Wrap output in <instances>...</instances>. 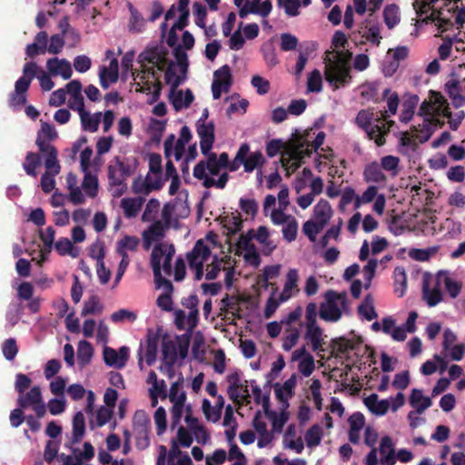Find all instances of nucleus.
<instances>
[{
  "instance_id": "1",
  "label": "nucleus",
  "mask_w": 465,
  "mask_h": 465,
  "mask_svg": "<svg viewBox=\"0 0 465 465\" xmlns=\"http://www.w3.org/2000/svg\"><path fill=\"white\" fill-rule=\"evenodd\" d=\"M350 51L327 52L324 58V77L333 90H337L351 82Z\"/></svg>"
},
{
  "instance_id": "2",
  "label": "nucleus",
  "mask_w": 465,
  "mask_h": 465,
  "mask_svg": "<svg viewBox=\"0 0 465 465\" xmlns=\"http://www.w3.org/2000/svg\"><path fill=\"white\" fill-rule=\"evenodd\" d=\"M387 111L381 112V116L375 119L376 124H371L374 114L371 110H361L355 119L357 125L362 129L370 140H373L378 146L386 143V136L390 133L389 127L380 124L381 120H386Z\"/></svg>"
},
{
  "instance_id": "3",
  "label": "nucleus",
  "mask_w": 465,
  "mask_h": 465,
  "mask_svg": "<svg viewBox=\"0 0 465 465\" xmlns=\"http://www.w3.org/2000/svg\"><path fill=\"white\" fill-rule=\"evenodd\" d=\"M419 114L440 123L441 121L439 117L450 116V108L447 99L440 92L430 91V101L422 102Z\"/></svg>"
},
{
  "instance_id": "4",
  "label": "nucleus",
  "mask_w": 465,
  "mask_h": 465,
  "mask_svg": "<svg viewBox=\"0 0 465 465\" xmlns=\"http://www.w3.org/2000/svg\"><path fill=\"white\" fill-rule=\"evenodd\" d=\"M325 133L321 131L317 134L313 129L306 130L304 133L301 134L296 131L295 134H292V138L291 140V146L294 147L295 153L301 154L303 150H305L306 154L310 155L312 148L314 151H317L324 143Z\"/></svg>"
},
{
  "instance_id": "5",
  "label": "nucleus",
  "mask_w": 465,
  "mask_h": 465,
  "mask_svg": "<svg viewBox=\"0 0 465 465\" xmlns=\"http://www.w3.org/2000/svg\"><path fill=\"white\" fill-rule=\"evenodd\" d=\"M326 302H322L320 306V317L326 322H337L341 317V311L337 304L340 301L344 306L347 302L346 292L337 293L334 291H328L325 294Z\"/></svg>"
},
{
  "instance_id": "6",
  "label": "nucleus",
  "mask_w": 465,
  "mask_h": 465,
  "mask_svg": "<svg viewBox=\"0 0 465 465\" xmlns=\"http://www.w3.org/2000/svg\"><path fill=\"white\" fill-rule=\"evenodd\" d=\"M17 405L21 409L31 407L37 418H43L46 413V405L42 397L41 388L34 386L26 393L19 394Z\"/></svg>"
},
{
  "instance_id": "7",
  "label": "nucleus",
  "mask_w": 465,
  "mask_h": 465,
  "mask_svg": "<svg viewBox=\"0 0 465 465\" xmlns=\"http://www.w3.org/2000/svg\"><path fill=\"white\" fill-rule=\"evenodd\" d=\"M168 54V49L163 44L149 45L138 55V62L152 64L157 70L163 71L167 64Z\"/></svg>"
},
{
  "instance_id": "8",
  "label": "nucleus",
  "mask_w": 465,
  "mask_h": 465,
  "mask_svg": "<svg viewBox=\"0 0 465 465\" xmlns=\"http://www.w3.org/2000/svg\"><path fill=\"white\" fill-rule=\"evenodd\" d=\"M52 140H47L40 135H37L35 144L38 147L39 154L44 156L45 169L52 171L54 173H59L60 164L57 159L58 152L56 148L51 143Z\"/></svg>"
},
{
  "instance_id": "9",
  "label": "nucleus",
  "mask_w": 465,
  "mask_h": 465,
  "mask_svg": "<svg viewBox=\"0 0 465 465\" xmlns=\"http://www.w3.org/2000/svg\"><path fill=\"white\" fill-rule=\"evenodd\" d=\"M150 420L143 411H137L134 416L133 427L137 434L136 445L140 449H144L149 445L148 430Z\"/></svg>"
},
{
  "instance_id": "10",
  "label": "nucleus",
  "mask_w": 465,
  "mask_h": 465,
  "mask_svg": "<svg viewBox=\"0 0 465 465\" xmlns=\"http://www.w3.org/2000/svg\"><path fill=\"white\" fill-rule=\"evenodd\" d=\"M163 252L160 248L153 247L151 253V267L153 269L154 282L157 288H163L164 292H173V286L170 280L164 278L161 272V256Z\"/></svg>"
},
{
  "instance_id": "11",
  "label": "nucleus",
  "mask_w": 465,
  "mask_h": 465,
  "mask_svg": "<svg viewBox=\"0 0 465 465\" xmlns=\"http://www.w3.org/2000/svg\"><path fill=\"white\" fill-rule=\"evenodd\" d=\"M204 155L207 157L206 160L200 161L193 167V174L198 180H202V178L205 177L206 170H208L212 175H218L220 171L223 169L217 162V154L215 153L209 151V153Z\"/></svg>"
},
{
  "instance_id": "12",
  "label": "nucleus",
  "mask_w": 465,
  "mask_h": 465,
  "mask_svg": "<svg viewBox=\"0 0 465 465\" xmlns=\"http://www.w3.org/2000/svg\"><path fill=\"white\" fill-rule=\"evenodd\" d=\"M210 255V247L203 242V240H198L192 251L186 254L189 268L193 270V267L203 265V263L209 259Z\"/></svg>"
},
{
  "instance_id": "13",
  "label": "nucleus",
  "mask_w": 465,
  "mask_h": 465,
  "mask_svg": "<svg viewBox=\"0 0 465 465\" xmlns=\"http://www.w3.org/2000/svg\"><path fill=\"white\" fill-rule=\"evenodd\" d=\"M129 359V348L123 346L119 351H115L111 347H104V361L107 366L123 369Z\"/></svg>"
},
{
  "instance_id": "14",
  "label": "nucleus",
  "mask_w": 465,
  "mask_h": 465,
  "mask_svg": "<svg viewBox=\"0 0 465 465\" xmlns=\"http://www.w3.org/2000/svg\"><path fill=\"white\" fill-rule=\"evenodd\" d=\"M196 131L200 137L201 152L203 154H207L213 148L215 140L214 124L213 122L196 124Z\"/></svg>"
},
{
  "instance_id": "15",
  "label": "nucleus",
  "mask_w": 465,
  "mask_h": 465,
  "mask_svg": "<svg viewBox=\"0 0 465 465\" xmlns=\"http://www.w3.org/2000/svg\"><path fill=\"white\" fill-rule=\"evenodd\" d=\"M297 384V376L293 373L288 380L283 382V385L281 386L279 383L274 385V392L277 400L281 401L284 407L287 409L289 407V399H291L294 395V388Z\"/></svg>"
},
{
  "instance_id": "16",
  "label": "nucleus",
  "mask_w": 465,
  "mask_h": 465,
  "mask_svg": "<svg viewBox=\"0 0 465 465\" xmlns=\"http://www.w3.org/2000/svg\"><path fill=\"white\" fill-rule=\"evenodd\" d=\"M39 66L35 62H28L24 65L23 76L15 84V91L25 94L30 87L32 80L38 74Z\"/></svg>"
},
{
  "instance_id": "17",
  "label": "nucleus",
  "mask_w": 465,
  "mask_h": 465,
  "mask_svg": "<svg viewBox=\"0 0 465 465\" xmlns=\"http://www.w3.org/2000/svg\"><path fill=\"white\" fill-rule=\"evenodd\" d=\"M161 331V328H158L156 331H153V329L147 330L145 361L148 366H151L156 360Z\"/></svg>"
},
{
  "instance_id": "18",
  "label": "nucleus",
  "mask_w": 465,
  "mask_h": 465,
  "mask_svg": "<svg viewBox=\"0 0 465 465\" xmlns=\"http://www.w3.org/2000/svg\"><path fill=\"white\" fill-rule=\"evenodd\" d=\"M46 67L51 74L61 75L64 80L69 79L73 74L71 64L66 59L50 58Z\"/></svg>"
},
{
  "instance_id": "19",
  "label": "nucleus",
  "mask_w": 465,
  "mask_h": 465,
  "mask_svg": "<svg viewBox=\"0 0 465 465\" xmlns=\"http://www.w3.org/2000/svg\"><path fill=\"white\" fill-rule=\"evenodd\" d=\"M379 450L382 465H395V450L393 448L392 440L389 436L381 438Z\"/></svg>"
},
{
  "instance_id": "20",
  "label": "nucleus",
  "mask_w": 465,
  "mask_h": 465,
  "mask_svg": "<svg viewBox=\"0 0 465 465\" xmlns=\"http://www.w3.org/2000/svg\"><path fill=\"white\" fill-rule=\"evenodd\" d=\"M409 402L413 407L418 414L423 413L428 408L432 405V401L430 397L424 396L422 390L413 389L409 398Z\"/></svg>"
},
{
  "instance_id": "21",
  "label": "nucleus",
  "mask_w": 465,
  "mask_h": 465,
  "mask_svg": "<svg viewBox=\"0 0 465 465\" xmlns=\"http://www.w3.org/2000/svg\"><path fill=\"white\" fill-rule=\"evenodd\" d=\"M363 179L366 183H385L387 181L386 175L377 162H371L364 167Z\"/></svg>"
},
{
  "instance_id": "22",
  "label": "nucleus",
  "mask_w": 465,
  "mask_h": 465,
  "mask_svg": "<svg viewBox=\"0 0 465 465\" xmlns=\"http://www.w3.org/2000/svg\"><path fill=\"white\" fill-rule=\"evenodd\" d=\"M304 339L311 343L313 351H322L323 331L320 326H306Z\"/></svg>"
},
{
  "instance_id": "23",
  "label": "nucleus",
  "mask_w": 465,
  "mask_h": 465,
  "mask_svg": "<svg viewBox=\"0 0 465 465\" xmlns=\"http://www.w3.org/2000/svg\"><path fill=\"white\" fill-rule=\"evenodd\" d=\"M445 90L452 101L455 108L462 107L465 104V96L461 94V87L457 79H451L445 84Z\"/></svg>"
},
{
  "instance_id": "24",
  "label": "nucleus",
  "mask_w": 465,
  "mask_h": 465,
  "mask_svg": "<svg viewBox=\"0 0 465 465\" xmlns=\"http://www.w3.org/2000/svg\"><path fill=\"white\" fill-rule=\"evenodd\" d=\"M299 280V273L296 269H290L286 274V281L283 286V290L281 292L279 299L280 302H286L292 297V290L297 289Z\"/></svg>"
},
{
  "instance_id": "25",
  "label": "nucleus",
  "mask_w": 465,
  "mask_h": 465,
  "mask_svg": "<svg viewBox=\"0 0 465 465\" xmlns=\"http://www.w3.org/2000/svg\"><path fill=\"white\" fill-rule=\"evenodd\" d=\"M253 238L262 245L264 255H270L276 249V245L270 240V232L266 226H259L256 233L253 232Z\"/></svg>"
},
{
  "instance_id": "26",
  "label": "nucleus",
  "mask_w": 465,
  "mask_h": 465,
  "mask_svg": "<svg viewBox=\"0 0 465 465\" xmlns=\"http://www.w3.org/2000/svg\"><path fill=\"white\" fill-rule=\"evenodd\" d=\"M365 406L374 414L382 416L388 412L390 403L387 400L378 401V395L375 393L364 399Z\"/></svg>"
},
{
  "instance_id": "27",
  "label": "nucleus",
  "mask_w": 465,
  "mask_h": 465,
  "mask_svg": "<svg viewBox=\"0 0 465 465\" xmlns=\"http://www.w3.org/2000/svg\"><path fill=\"white\" fill-rule=\"evenodd\" d=\"M226 380L229 382V386L227 389V394L229 399L233 402L239 401V389L241 387V384L243 382V381L242 380V372L237 370L234 372L228 374Z\"/></svg>"
},
{
  "instance_id": "28",
  "label": "nucleus",
  "mask_w": 465,
  "mask_h": 465,
  "mask_svg": "<svg viewBox=\"0 0 465 465\" xmlns=\"http://www.w3.org/2000/svg\"><path fill=\"white\" fill-rule=\"evenodd\" d=\"M239 302L240 299L236 295H229L225 294V296L222 299L221 303V312L219 313L220 316L223 314L231 313L235 318H241L239 311Z\"/></svg>"
},
{
  "instance_id": "29",
  "label": "nucleus",
  "mask_w": 465,
  "mask_h": 465,
  "mask_svg": "<svg viewBox=\"0 0 465 465\" xmlns=\"http://www.w3.org/2000/svg\"><path fill=\"white\" fill-rule=\"evenodd\" d=\"M163 185V182L159 177H155L153 182H151L149 175L146 176L144 182L138 179L134 181L133 190L135 193H144L148 194L153 190H160Z\"/></svg>"
},
{
  "instance_id": "30",
  "label": "nucleus",
  "mask_w": 465,
  "mask_h": 465,
  "mask_svg": "<svg viewBox=\"0 0 465 465\" xmlns=\"http://www.w3.org/2000/svg\"><path fill=\"white\" fill-rule=\"evenodd\" d=\"M85 434V419L82 411H78L73 418V432L71 444L79 443Z\"/></svg>"
},
{
  "instance_id": "31",
  "label": "nucleus",
  "mask_w": 465,
  "mask_h": 465,
  "mask_svg": "<svg viewBox=\"0 0 465 465\" xmlns=\"http://www.w3.org/2000/svg\"><path fill=\"white\" fill-rule=\"evenodd\" d=\"M81 119L82 128L84 131L94 133L98 130L101 123L102 113L97 112L91 114L88 111H84L79 114Z\"/></svg>"
},
{
  "instance_id": "32",
  "label": "nucleus",
  "mask_w": 465,
  "mask_h": 465,
  "mask_svg": "<svg viewBox=\"0 0 465 465\" xmlns=\"http://www.w3.org/2000/svg\"><path fill=\"white\" fill-rule=\"evenodd\" d=\"M440 278L441 274L439 273L437 276V286L432 289H430L427 285L423 286V299L430 307H434L442 301V293L440 289Z\"/></svg>"
},
{
  "instance_id": "33",
  "label": "nucleus",
  "mask_w": 465,
  "mask_h": 465,
  "mask_svg": "<svg viewBox=\"0 0 465 465\" xmlns=\"http://www.w3.org/2000/svg\"><path fill=\"white\" fill-rule=\"evenodd\" d=\"M316 222L322 223L325 226L331 219L332 210L327 200L321 199L313 208Z\"/></svg>"
},
{
  "instance_id": "34",
  "label": "nucleus",
  "mask_w": 465,
  "mask_h": 465,
  "mask_svg": "<svg viewBox=\"0 0 465 465\" xmlns=\"http://www.w3.org/2000/svg\"><path fill=\"white\" fill-rule=\"evenodd\" d=\"M41 154L34 152H28L25 155L23 168L27 175L35 178L37 176V168L41 166Z\"/></svg>"
},
{
  "instance_id": "35",
  "label": "nucleus",
  "mask_w": 465,
  "mask_h": 465,
  "mask_svg": "<svg viewBox=\"0 0 465 465\" xmlns=\"http://www.w3.org/2000/svg\"><path fill=\"white\" fill-rule=\"evenodd\" d=\"M143 198H124L121 201V207L124 209L126 217H134L141 210Z\"/></svg>"
},
{
  "instance_id": "36",
  "label": "nucleus",
  "mask_w": 465,
  "mask_h": 465,
  "mask_svg": "<svg viewBox=\"0 0 465 465\" xmlns=\"http://www.w3.org/2000/svg\"><path fill=\"white\" fill-rule=\"evenodd\" d=\"M94 354L92 344L87 341H81L77 348V361L81 367L87 365Z\"/></svg>"
},
{
  "instance_id": "37",
  "label": "nucleus",
  "mask_w": 465,
  "mask_h": 465,
  "mask_svg": "<svg viewBox=\"0 0 465 465\" xmlns=\"http://www.w3.org/2000/svg\"><path fill=\"white\" fill-rule=\"evenodd\" d=\"M444 124V122H435V121H432V119L430 117H427L424 119V122H423V124H422V127L420 130H418L416 127H414V130L416 132H418L419 134L415 135V138H417L419 140L420 143H425L427 142L431 134H432V129H431V126L434 125V126H437V125H440V127L443 126Z\"/></svg>"
},
{
  "instance_id": "38",
  "label": "nucleus",
  "mask_w": 465,
  "mask_h": 465,
  "mask_svg": "<svg viewBox=\"0 0 465 465\" xmlns=\"http://www.w3.org/2000/svg\"><path fill=\"white\" fill-rule=\"evenodd\" d=\"M129 11L131 14L129 30L133 33H141L144 28V18L132 4H129Z\"/></svg>"
},
{
  "instance_id": "39",
  "label": "nucleus",
  "mask_w": 465,
  "mask_h": 465,
  "mask_svg": "<svg viewBox=\"0 0 465 465\" xmlns=\"http://www.w3.org/2000/svg\"><path fill=\"white\" fill-rule=\"evenodd\" d=\"M183 79L177 78L175 82L173 84V86H170L168 99L170 103L173 104L175 111H180L183 109V91L177 90L180 84H182Z\"/></svg>"
},
{
  "instance_id": "40",
  "label": "nucleus",
  "mask_w": 465,
  "mask_h": 465,
  "mask_svg": "<svg viewBox=\"0 0 465 465\" xmlns=\"http://www.w3.org/2000/svg\"><path fill=\"white\" fill-rule=\"evenodd\" d=\"M384 22L391 29L400 23L399 6L395 4L387 5L383 9Z\"/></svg>"
},
{
  "instance_id": "41",
  "label": "nucleus",
  "mask_w": 465,
  "mask_h": 465,
  "mask_svg": "<svg viewBox=\"0 0 465 465\" xmlns=\"http://www.w3.org/2000/svg\"><path fill=\"white\" fill-rule=\"evenodd\" d=\"M322 429L319 424L312 425L305 433L304 440L309 448L320 445L322 438Z\"/></svg>"
},
{
  "instance_id": "42",
  "label": "nucleus",
  "mask_w": 465,
  "mask_h": 465,
  "mask_svg": "<svg viewBox=\"0 0 465 465\" xmlns=\"http://www.w3.org/2000/svg\"><path fill=\"white\" fill-rule=\"evenodd\" d=\"M139 245V239L135 236H124L118 242L116 247L117 253L122 256L127 253V251L135 252Z\"/></svg>"
},
{
  "instance_id": "43",
  "label": "nucleus",
  "mask_w": 465,
  "mask_h": 465,
  "mask_svg": "<svg viewBox=\"0 0 465 465\" xmlns=\"http://www.w3.org/2000/svg\"><path fill=\"white\" fill-rule=\"evenodd\" d=\"M154 247L160 248L163 252L161 256L163 266L161 265V269L163 268L165 274L170 275L172 272V260L175 252L173 246L170 245L169 247H165L162 244H157Z\"/></svg>"
},
{
  "instance_id": "44",
  "label": "nucleus",
  "mask_w": 465,
  "mask_h": 465,
  "mask_svg": "<svg viewBox=\"0 0 465 465\" xmlns=\"http://www.w3.org/2000/svg\"><path fill=\"white\" fill-rule=\"evenodd\" d=\"M162 237H163V227L161 222H155L149 227L148 231L143 232V239L146 242L145 248H149L151 241H157Z\"/></svg>"
},
{
  "instance_id": "45",
  "label": "nucleus",
  "mask_w": 465,
  "mask_h": 465,
  "mask_svg": "<svg viewBox=\"0 0 465 465\" xmlns=\"http://www.w3.org/2000/svg\"><path fill=\"white\" fill-rule=\"evenodd\" d=\"M55 236V231L52 226L46 228L45 232H40V239L45 244V250L41 251L42 261L46 259V253L51 252V248L54 244Z\"/></svg>"
},
{
  "instance_id": "46",
  "label": "nucleus",
  "mask_w": 465,
  "mask_h": 465,
  "mask_svg": "<svg viewBox=\"0 0 465 465\" xmlns=\"http://www.w3.org/2000/svg\"><path fill=\"white\" fill-rule=\"evenodd\" d=\"M82 186L89 197L94 198L97 195L98 179L95 175H92L90 173H86L84 174Z\"/></svg>"
},
{
  "instance_id": "47",
  "label": "nucleus",
  "mask_w": 465,
  "mask_h": 465,
  "mask_svg": "<svg viewBox=\"0 0 465 465\" xmlns=\"http://www.w3.org/2000/svg\"><path fill=\"white\" fill-rule=\"evenodd\" d=\"M162 353L163 359L171 366L177 360V348L174 341L168 340L163 341L162 345Z\"/></svg>"
},
{
  "instance_id": "48",
  "label": "nucleus",
  "mask_w": 465,
  "mask_h": 465,
  "mask_svg": "<svg viewBox=\"0 0 465 465\" xmlns=\"http://www.w3.org/2000/svg\"><path fill=\"white\" fill-rule=\"evenodd\" d=\"M325 226L322 224V223L309 220L303 223L302 231L304 234L309 238V240L313 242L316 241L317 234Z\"/></svg>"
},
{
  "instance_id": "49",
  "label": "nucleus",
  "mask_w": 465,
  "mask_h": 465,
  "mask_svg": "<svg viewBox=\"0 0 465 465\" xmlns=\"http://www.w3.org/2000/svg\"><path fill=\"white\" fill-rule=\"evenodd\" d=\"M378 196V188L374 185H370L361 194V196L356 197L354 202V208L358 209L363 203H371Z\"/></svg>"
},
{
  "instance_id": "50",
  "label": "nucleus",
  "mask_w": 465,
  "mask_h": 465,
  "mask_svg": "<svg viewBox=\"0 0 465 465\" xmlns=\"http://www.w3.org/2000/svg\"><path fill=\"white\" fill-rule=\"evenodd\" d=\"M393 278L395 284H399L401 287V291H399V289L396 288L395 292H399L400 297H402L407 288V275L405 269L400 266L396 267L393 272Z\"/></svg>"
},
{
  "instance_id": "51",
  "label": "nucleus",
  "mask_w": 465,
  "mask_h": 465,
  "mask_svg": "<svg viewBox=\"0 0 465 465\" xmlns=\"http://www.w3.org/2000/svg\"><path fill=\"white\" fill-rule=\"evenodd\" d=\"M103 310V305L100 303L98 296L93 295L88 301L84 302L82 315L85 316L88 314H97Z\"/></svg>"
},
{
  "instance_id": "52",
  "label": "nucleus",
  "mask_w": 465,
  "mask_h": 465,
  "mask_svg": "<svg viewBox=\"0 0 465 465\" xmlns=\"http://www.w3.org/2000/svg\"><path fill=\"white\" fill-rule=\"evenodd\" d=\"M272 423V430L278 433L282 431L283 426L288 421L289 415L286 411H282L279 415L276 412H270V415L267 416Z\"/></svg>"
},
{
  "instance_id": "53",
  "label": "nucleus",
  "mask_w": 465,
  "mask_h": 465,
  "mask_svg": "<svg viewBox=\"0 0 465 465\" xmlns=\"http://www.w3.org/2000/svg\"><path fill=\"white\" fill-rule=\"evenodd\" d=\"M331 346L334 351L341 354L346 353L349 351L354 349L353 342L345 337H339L333 339L331 341Z\"/></svg>"
},
{
  "instance_id": "54",
  "label": "nucleus",
  "mask_w": 465,
  "mask_h": 465,
  "mask_svg": "<svg viewBox=\"0 0 465 465\" xmlns=\"http://www.w3.org/2000/svg\"><path fill=\"white\" fill-rule=\"evenodd\" d=\"M281 44L280 47L281 50L283 52L292 51L295 50L298 46L299 40L298 38L290 34V33H283L281 35Z\"/></svg>"
},
{
  "instance_id": "55",
  "label": "nucleus",
  "mask_w": 465,
  "mask_h": 465,
  "mask_svg": "<svg viewBox=\"0 0 465 465\" xmlns=\"http://www.w3.org/2000/svg\"><path fill=\"white\" fill-rule=\"evenodd\" d=\"M2 351L7 361H13L18 352L16 341L14 338L6 339L2 345Z\"/></svg>"
},
{
  "instance_id": "56",
  "label": "nucleus",
  "mask_w": 465,
  "mask_h": 465,
  "mask_svg": "<svg viewBox=\"0 0 465 465\" xmlns=\"http://www.w3.org/2000/svg\"><path fill=\"white\" fill-rule=\"evenodd\" d=\"M263 163L262 153L259 151L250 154V156L244 161L243 166L244 171L247 173L252 172L255 168Z\"/></svg>"
},
{
  "instance_id": "57",
  "label": "nucleus",
  "mask_w": 465,
  "mask_h": 465,
  "mask_svg": "<svg viewBox=\"0 0 465 465\" xmlns=\"http://www.w3.org/2000/svg\"><path fill=\"white\" fill-rule=\"evenodd\" d=\"M298 231V223L294 217H291L288 223L282 228L283 238L291 242L296 239Z\"/></svg>"
},
{
  "instance_id": "58",
  "label": "nucleus",
  "mask_w": 465,
  "mask_h": 465,
  "mask_svg": "<svg viewBox=\"0 0 465 465\" xmlns=\"http://www.w3.org/2000/svg\"><path fill=\"white\" fill-rule=\"evenodd\" d=\"M173 55L176 59V63L180 68L181 74L185 75L189 66L187 54L182 49L181 45H177L173 50Z\"/></svg>"
},
{
  "instance_id": "59",
  "label": "nucleus",
  "mask_w": 465,
  "mask_h": 465,
  "mask_svg": "<svg viewBox=\"0 0 465 465\" xmlns=\"http://www.w3.org/2000/svg\"><path fill=\"white\" fill-rule=\"evenodd\" d=\"M214 79H221L222 83L225 84V92L230 90L232 84L231 68L228 64H224L216 70L213 74Z\"/></svg>"
},
{
  "instance_id": "60",
  "label": "nucleus",
  "mask_w": 465,
  "mask_h": 465,
  "mask_svg": "<svg viewBox=\"0 0 465 465\" xmlns=\"http://www.w3.org/2000/svg\"><path fill=\"white\" fill-rule=\"evenodd\" d=\"M399 163L400 159L398 157L393 155H386L381 159L380 166L381 169L388 172H392V174L396 175L398 173Z\"/></svg>"
},
{
  "instance_id": "61",
  "label": "nucleus",
  "mask_w": 465,
  "mask_h": 465,
  "mask_svg": "<svg viewBox=\"0 0 465 465\" xmlns=\"http://www.w3.org/2000/svg\"><path fill=\"white\" fill-rule=\"evenodd\" d=\"M195 24L201 28H205V18L207 15L206 8L200 2H194L193 5Z\"/></svg>"
},
{
  "instance_id": "62",
  "label": "nucleus",
  "mask_w": 465,
  "mask_h": 465,
  "mask_svg": "<svg viewBox=\"0 0 465 465\" xmlns=\"http://www.w3.org/2000/svg\"><path fill=\"white\" fill-rule=\"evenodd\" d=\"M241 210L252 217H254L258 213V203L254 199L241 198L239 201Z\"/></svg>"
},
{
  "instance_id": "63",
  "label": "nucleus",
  "mask_w": 465,
  "mask_h": 465,
  "mask_svg": "<svg viewBox=\"0 0 465 465\" xmlns=\"http://www.w3.org/2000/svg\"><path fill=\"white\" fill-rule=\"evenodd\" d=\"M322 74L319 70L314 69L309 78L307 83V88L310 92H320L322 90Z\"/></svg>"
},
{
  "instance_id": "64",
  "label": "nucleus",
  "mask_w": 465,
  "mask_h": 465,
  "mask_svg": "<svg viewBox=\"0 0 465 465\" xmlns=\"http://www.w3.org/2000/svg\"><path fill=\"white\" fill-rule=\"evenodd\" d=\"M229 460H235L232 465H246V458L237 444H231L228 453Z\"/></svg>"
}]
</instances>
